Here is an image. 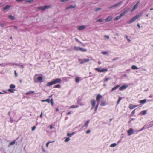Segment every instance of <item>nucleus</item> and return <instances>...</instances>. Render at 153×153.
Wrapping results in <instances>:
<instances>
[{"mask_svg": "<svg viewBox=\"0 0 153 153\" xmlns=\"http://www.w3.org/2000/svg\"><path fill=\"white\" fill-rule=\"evenodd\" d=\"M61 82V80L60 78H56L51 81L48 82L46 85L47 86L50 87L51 85L58 83H60Z\"/></svg>", "mask_w": 153, "mask_h": 153, "instance_id": "nucleus-1", "label": "nucleus"}, {"mask_svg": "<svg viewBox=\"0 0 153 153\" xmlns=\"http://www.w3.org/2000/svg\"><path fill=\"white\" fill-rule=\"evenodd\" d=\"M10 89H8V91L10 93H14V91H15V89H14L15 88V85L13 84H11L10 86Z\"/></svg>", "mask_w": 153, "mask_h": 153, "instance_id": "nucleus-2", "label": "nucleus"}, {"mask_svg": "<svg viewBox=\"0 0 153 153\" xmlns=\"http://www.w3.org/2000/svg\"><path fill=\"white\" fill-rule=\"evenodd\" d=\"M102 97V96L100 94H98L96 97V99L97 101L98 102L97 104L95 106V107L97 108H98L99 105V101L100 99Z\"/></svg>", "mask_w": 153, "mask_h": 153, "instance_id": "nucleus-3", "label": "nucleus"}, {"mask_svg": "<svg viewBox=\"0 0 153 153\" xmlns=\"http://www.w3.org/2000/svg\"><path fill=\"white\" fill-rule=\"evenodd\" d=\"M96 101L94 99H92L91 101V104L92 105L91 108V110L93 109L95 107L96 105Z\"/></svg>", "mask_w": 153, "mask_h": 153, "instance_id": "nucleus-4", "label": "nucleus"}, {"mask_svg": "<svg viewBox=\"0 0 153 153\" xmlns=\"http://www.w3.org/2000/svg\"><path fill=\"white\" fill-rule=\"evenodd\" d=\"M50 7V6H45L44 7L40 6L38 7H37V8L42 11H44L46 9L49 8Z\"/></svg>", "mask_w": 153, "mask_h": 153, "instance_id": "nucleus-5", "label": "nucleus"}, {"mask_svg": "<svg viewBox=\"0 0 153 153\" xmlns=\"http://www.w3.org/2000/svg\"><path fill=\"white\" fill-rule=\"evenodd\" d=\"M89 59L88 58H85L83 59H80L79 60V61L81 64H82L84 62H88L89 61Z\"/></svg>", "mask_w": 153, "mask_h": 153, "instance_id": "nucleus-6", "label": "nucleus"}, {"mask_svg": "<svg viewBox=\"0 0 153 153\" xmlns=\"http://www.w3.org/2000/svg\"><path fill=\"white\" fill-rule=\"evenodd\" d=\"M95 69L97 71H98V72H102L106 71H107V69L106 68H105V69L103 68V69H100V68H98V67L95 68Z\"/></svg>", "mask_w": 153, "mask_h": 153, "instance_id": "nucleus-7", "label": "nucleus"}, {"mask_svg": "<svg viewBox=\"0 0 153 153\" xmlns=\"http://www.w3.org/2000/svg\"><path fill=\"white\" fill-rule=\"evenodd\" d=\"M122 3V1H120L115 4L112 5L108 7L109 9H111L112 8L115 7L119 6Z\"/></svg>", "mask_w": 153, "mask_h": 153, "instance_id": "nucleus-8", "label": "nucleus"}, {"mask_svg": "<svg viewBox=\"0 0 153 153\" xmlns=\"http://www.w3.org/2000/svg\"><path fill=\"white\" fill-rule=\"evenodd\" d=\"M127 132L128 135L130 136L133 134L134 131L133 129L131 128L127 131Z\"/></svg>", "mask_w": 153, "mask_h": 153, "instance_id": "nucleus-9", "label": "nucleus"}, {"mask_svg": "<svg viewBox=\"0 0 153 153\" xmlns=\"http://www.w3.org/2000/svg\"><path fill=\"white\" fill-rule=\"evenodd\" d=\"M138 106V105H134L132 104H130L129 105V108L130 109H132L135 107Z\"/></svg>", "mask_w": 153, "mask_h": 153, "instance_id": "nucleus-10", "label": "nucleus"}, {"mask_svg": "<svg viewBox=\"0 0 153 153\" xmlns=\"http://www.w3.org/2000/svg\"><path fill=\"white\" fill-rule=\"evenodd\" d=\"M128 8H127V9L126 10L123 12H122L120 14V16L121 18L126 14V13L128 11Z\"/></svg>", "mask_w": 153, "mask_h": 153, "instance_id": "nucleus-11", "label": "nucleus"}, {"mask_svg": "<svg viewBox=\"0 0 153 153\" xmlns=\"http://www.w3.org/2000/svg\"><path fill=\"white\" fill-rule=\"evenodd\" d=\"M140 2L139 1L137 2L136 4L133 7L132 9L131 10V12L133 11L134 9L137 8L138 5L139 4Z\"/></svg>", "mask_w": 153, "mask_h": 153, "instance_id": "nucleus-12", "label": "nucleus"}, {"mask_svg": "<svg viewBox=\"0 0 153 153\" xmlns=\"http://www.w3.org/2000/svg\"><path fill=\"white\" fill-rule=\"evenodd\" d=\"M128 87V86L125 85H123L121 86L119 88V90L120 91H122L124 89H125Z\"/></svg>", "mask_w": 153, "mask_h": 153, "instance_id": "nucleus-13", "label": "nucleus"}, {"mask_svg": "<svg viewBox=\"0 0 153 153\" xmlns=\"http://www.w3.org/2000/svg\"><path fill=\"white\" fill-rule=\"evenodd\" d=\"M112 18L113 17L111 16H109L105 19V21L106 22L110 21L112 20Z\"/></svg>", "mask_w": 153, "mask_h": 153, "instance_id": "nucleus-14", "label": "nucleus"}, {"mask_svg": "<svg viewBox=\"0 0 153 153\" xmlns=\"http://www.w3.org/2000/svg\"><path fill=\"white\" fill-rule=\"evenodd\" d=\"M85 26L82 25L79 26L78 27V29L79 30H81L85 29Z\"/></svg>", "mask_w": 153, "mask_h": 153, "instance_id": "nucleus-15", "label": "nucleus"}, {"mask_svg": "<svg viewBox=\"0 0 153 153\" xmlns=\"http://www.w3.org/2000/svg\"><path fill=\"white\" fill-rule=\"evenodd\" d=\"M43 79V77L42 76H39L37 78V80L39 81V82H41L42 80Z\"/></svg>", "mask_w": 153, "mask_h": 153, "instance_id": "nucleus-16", "label": "nucleus"}, {"mask_svg": "<svg viewBox=\"0 0 153 153\" xmlns=\"http://www.w3.org/2000/svg\"><path fill=\"white\" fill-rule=\"evenodd\" d=\"M136 19H135L134 17L132 19H131L128 22V23L131 24L134 22L136 20Z\"/></svg>", "mask_w": 153, "mask_h": 153, "instance_id": "nucleus-17", "label": "nucleus"}, {"mask_svg": "<svg viewBox=\"0 0 153 153\" xmlns=\"http://www.w3.org/2000/svg\"><path fill=\"white\" fill-rule=\"evenodd\" d=\"M89 123V120H88V121H87L85 123V125L83 126L82 127H84L86 126V128H87V127H88V124Z\"/></svg>", "mask_w": 153, "mask_h": 153, "instance_id": "nucleus-18", "label": "nucleus"}, {"mask_svg": "<svg viewBox=\"0 0 153 153\" xmlns=\"http://www.w3.org/2000/svg\"><path fill=\"white\" fill-rule=\"evenodd\" d=\"M120 86V85H117L115 87H113L111 90V91H113L114 90L117 89L118 87Z\"/></svg>", "mask_w": 153, "mask_h": 153, "instance_id": "nucleus-19", "label": "nucleus"}, {"mask_svg": "<svg viewBox=\"0 0 153 153\" xmlns=\"http://www.w3.org/2000/svg\"><path fill=\"white\" fill-rule=\"evenodd\" d=\"M142 14H143L142 13H141L140 14H139L136 16L135 17H134L135 19H136V20L137 18H138L140 17V16H142Z\"/></svg>", "mask_w": 153, "mask_h": 153, "instance_id": "nucleus-20", "label": "nucleus"}, {"mask_svg": "<svg viewBox=\"0 0 153 153\" xmlns=\"http://www.w3.org/2000/svg\"><path fill=\"white\" fill-rule=\"evenodd\" d=\"M8 18H9L10 19L12 20H13L15 19V17L11 15L8 16Z\"/></svg>", "mask_w": 153, "mask_h": 153, "instance_id": "nucleus-21", "label": "nucleus"}, {"mask_svg": "<svg viewBox=\"0 0 153 153\" xmlns=\"http://www.w3.org/2000/svg\"><path fill=\"white\" fill-rule=\"evenodd\" d=\"M146 99H144L140 101L139 102L141 104H144L146 102Z\"/></svg>", "mask_w": 153, "mask_h": 153, "instance_id": "nucleus-22", "label": "nucleus"}, {"mask_svg": "<svg viewBox=\"0 0 153 153\" xmlns=\"http://www.w3.org/2000/svg\"><path fill=\"white\" fill-rule=\"evenodd\" d=\"M80 51L82 52H85L87 51V50L86 49L83 48H82L80 47Z\"/></svg>", "mask_w": 153, "mask_h": 153, "instance_id": "nucleus-23", "label": "nucleus"}, {"mask_svg": "<svg viewBox=\"0 0 153 153\" xmlns=\"http://www.w3.org/2000/svg\"><path fill=\"white\" fill-rule=\"evenodd\" d=\"M41 101L42 102H46L48 103H49L50 102V100L49 99H47L45 100H42Z\"/></svg>", "mask_w": 153, "mask_h": 153, "instance_id": "nucleus-24", "label": "nucleus"}, {"mask_svg": "<svg viewBox=\"0 0 153 153\" xmlns=\"http://www.w3.org/2000/svg\"><path fill=\"white\" fill-rule=\"evenodd\" d=\"M105 105H106L105 103V102H104V101H102L100 104V105L102 106H104Z\"/></svg>", "mask_w": 153, "mask_h": 153, "instance_id": "nucleus-25", "label": "nucleus"}, {"mask_svg": "<svg viewBox=\"0 0 153 153\" xmlns=\"http://www.w3.org/2000/svg\"><path fill=\"white\" fill-rule=\"evenodd\" d=\"M80 47H79L74 46V49L76 51H80Z\"/></svg>", "mask_w": 153, "mask_h": 153, "instance_id": "nucleus-26", "label": "nucleus"}, {"mask_svg": "<svg viewBox=\"0 0 153 153\" xmlns=\"http://www.w3.org/2000/svg\"><path fill=\"white\" fill-rule=\"evenodd\" d=\"M10 6H9L8 5H7L5 7H4L3 8V9L4 10H6V9H9L10 8Z\"/></svg>", "mask_w": 153, "mask_h": 153, "instance_id": "nucleus-27", "label": "nucleus"}, {"mask_svg": "<svg viewBox=\"0 0 153 153\" xmlns=\"http://www.w3.org/2000/svg\"><path fill=\"white\" fill-rule=\"evenodd\" d=\"M78 107V106H76L74 105H73L72 106H71L69 107V108L71 109L73 108H77Z\"/></svg>", "mask_w": 153, "mask_h": 153, "instance_id": "nucleus-28", "label": "nucleus"}, {"mask_svg": "<svg viewBox=\"0 0 153 153\" xmlns=\"http://www.w3.org/2000/svg\"><path fill=\"white\" fill-rule=\"evenodd\" d=\"M131 68L132 69H137L138 68L136 66L133 65L131 67Z\"/></svg>", "mask_w": 153, "mask_h": 153, "instance_id": "nucleus-29", "label": "nucleus"}, {"mask_svg": "<svg viewBox=\"0 0 153 153\" xmlns=\"http://www.w3.org/2000/svg\"><path fill=\"white\" fill-rule=\"evenodd\" d=\"M31 93H34V91H29V92H27L25 94L26 95H29V94H30Z\"/></svg>", "mask_w": 153, "mask_h": 153, "instance_id": "nucleus-30", "label": "nucleus"}, {"mask_svg": "<svg viewBox=\"0 0 153 153\" xmlns=\"http://www.w3.org/2000/svg\"><path fill=\"white\" fill-rule=\"evenodd\" d=\"M121 17L119 15V16H117L114 19V20L115 21L119 19H120L121 18Z\"/></svg>", "mask_w": 153, "mask_h": 153, "instance_id": "nucleus-31", "label": "nucleus"}, {"mask_svg": "<svg viewBox=\"0 0 153 153\" xmlns=\"http://www.w3.org/2000/svg\"><path fill=\"white\" fill-rule=\"evenodd\" d=\"M55 88H61L60 85L59 84H57L55 85L54 87Z\"/></svg>", "mask_w": 153, "mask_h": 153, "instance_id": "nucleus-32", "label": "nucleus"}, {"mask_svg": "<svg viewBox=\"0 0 153 153\" xmlns=\"http://www.w3.org/2000/svg\"><path fill=\"white\" fill-rule=\"evenodd\" d=\"M117 144L116 143H113L111 144L110 145V147H114L116 146Z\"/></svg>", "mask_w": 153, "mask_h": 153, "instance_id": "nucleus-33", "label": "nucleus"}, {"mask_svg": "<svg viewBox=\"0 0 153 153\" xmlns=\"http://www.w3.org/2000/svg\"><path fill=\"white\" fill-rule=\"evenodd\" d=\"M122 97H119V99L118 100V101L117 102V104H118L119 103V102H120V101H121V100L122 99Z\"/></svg>", "mask_w": 153, "mask_h": 153, "instance_id": "nucleus-34", "label": "nucleus"}, {"mask_svg": "<svg viewBox=\"0 0 153 153\" xmlns=\"http://www.w3.org/2000/svg\"><path fill=\"white\" fill-rule=\"evenodd\" d=\"M80 80L79 79L78 77H76L75 79V81L77 83H78Z\"/></svg>", "mask_w": 153, "mask_h": 153, "instance_id": "nucleus-35", "label": "nucleus"}, {"mask_svg": "<svg viewBox=\"0 0 153 153\" xmlns=\"http://www.w3.org/2000/svg\"><path fill=\"white\" fill-rule=\"evenodd\" d=\"M15 143V141L14 140L13 141L10 142L9 143V145H14Z\"/></svg>", "mask_w": 153, "mask_h": 153, "instance_id": "nucleus-36", "label": "nucleus"}, {"mask_svg": "<svg viewBox=\"0 0 153 153\" xmlns=\"http://www.w3.org/2000/svg\"><path fill=\"white\" fill-rule=\"evenodd\" d=\"M103 21V20L102 18H100L97 20V22H102Z\"/></svg>", "mask_w": 153, "mask_h": 153, "instance_id": "nucleus-37", "label": "nucleus"}, {"mask_svg": "<svg viewBox=\"0 0 153 153\" xmlns=\"http://www.w3.org/2000/svg\"><path fill=\"white\" fill-rule=\"evenodd\" d=\"M75 6H74L71 5V6H69V7H67L66 8L67 9L70 8H75Z\"/></svg>", "mask_w": 153, "mask_h": 153, "instance_id": "nucleus-38", "label": "nucleus"}, {"mask_svg": "<svg viewBox=\"0 0 153 153\" xmlns=\"http://www.w3.org/2000/svg\"><path fill=\"white\" fill-rule=\"evenodd\" d=\"M54 142V141H52L51 142ZM51 143V141H48L46 143V147L47 148L48 147V145L50 143Z\"/></svg>", "mask_w": 153, "mask_h": 153, "instance_id": "nucleus-39", "label": "nucleus"}, {"mask_svg": "<svg viewBox=\"0 0 153 153\" xmlns=\"http://www.w3.org/2000/svg\"><path fill=\"white\" fill-rule=\"evenodd\" d=\"M70 140V138H69L68 137H67L65 140V142H68Z\"/></svg>", "mask_w": 153, "mask_h": 153, "instance_id": "nucleus-40", "label": "nucleus"}, {"mask_svg": "<svg viewBox=\"0 0 153 153\" xmlns=\"http://www.w3.org/2000/svg\"><path fill=\"white\" fill-rule=\"evenodd\" d=\"M146 113V110H144L142 111V114L143 115H145Z\"/></svg>", "mask_w": 153, "mask_h": 153, "instance_id": "nucleus-41", "label": "nucleus"}, {"mask_svg": "<svg viewBox=\"0 0 153 153\" xmlns=\"http://www.w3.org/2000/svg\"><path fill=\"white\" fill-rule=\"evenodd\" d=\"M33 0H26L25 2L28 3H31L33 1Z\"/></svg>", "mask_w": 153, "mask_h": 153, "instance_id": "nucleus-42", "label": "nucleus"}, {"mask_svg": "<svg viewBox=\"0 0 153 153\" xmlns=\"http://www.w3.org/2000/svg\"><path fill=\"white\" fill-rule=\"evenodd\" d=\"M101 9V8H97L95 10V11H98Z\"/></svg>", "mask_w": 153, "mask_h": 153, "instance_id": "nucleus-43", "label": "nucleus"}, {"mask_svg": "<svg viewBox=\"0 0 153 153\" xmlns=\"http://www.w3.org/2000/svg\"><path fill=\"white\" fill-rule=\"evenodd\" d=\"M36 128V127L35 126H33L32 128V131L34 130Z\"/></svg>", "mask_w": 153, "mask_h": 153, "instance_id": "nucleus-44", "label": "nucleus"}, {"mask_svg": "<svg viewBox=\"0 0 153 153\" xmlns=\"http://www.w3.org/2000/svg\"><path fill=\"white\" fill-rule=\"evenodd\" d=\"M110 79L108 78H106L104 80V81H105L106 82L108 80H109Z\"/></svg>", "mask_w": 153, "mask_h": 153, "instance_id": "nucleus-45", "label": "nucleus"}, {"mask_svg": "<svg viewBox=\"0 0 153 153\" xmlns=\"http://www.w3.org/2000/svg\"><path fill=\"white\" fill-rule=\"evenodd\" d=\"M51 105H53V99H51Z\"/></svg>", "mask_w": 153, "mask_h": 153, "instance_id": "nucleus-46", "label": "nucleus"}, {"mask_svg": "<svg viewBox=\"0 0 153 153\" xmlns=\"http://www.w3.org/2000/svg\"><path fill=\"white\" fill-rule=\"evenodd\" d=\"M104 37L105 38H107L108 39H109V36H107V35H106L104 36Z\"/></svg>", "mask_w": 153, "mask_h": 153, "instance_id": "nucleus-47", "label": "nucleus"}, {"mask_svg": "<svg viewBox=\"0 0 153 153\" xmlns=\"http://www.w3.org/2000/svg\"><path fill=\"white\" fill-rule=\"evenodd\" d=\"M71 111H69V112H67V113H66V115H69L70 114H71Z\"/></svg>", "mask_w": 153, "mask_h": 153, "instance_id": "nucleus-48", "label": "nucleus"}, {"mask_svg": "<svg viewBox=\"0 0 153 153\" xmlns=\"http://www.w3.org/2000/svg\"><path fill=\"white\" fill-rule=\"evenodd\" d=\"M73 134H74V133H72L71 134L68 133V134H67V135L68 136H70L71 135Z\"/></svg>", "mask_w": 153, "mask_h": 153, "instance_id": "nucleus-49", "label": "nucleus"}, {"mask_svg": "<svg viewBox=\"0 0 153 153\" xmlns=\"http://www.w3.org/2000/svg\"><path fill=\"white\" fill-rule=\"evenodd\" d=\"M91 132V131L90 130H88L86 132V133L87 134H89V133Z\"/></svg>", "mask_w": 153, "mask_h": 153, "instance_id": "nucleus-50", "label": "nucleus"}, {"mask_svg": "<svg viewBox=\"0 0 153 153\" xmlns=\"http://www.w3.org/2000/svg\"><path fill=\"white\" fill-rule=\"evenodd\" d=\"M14 73H15V76H17V73L16 72V70L14 71Z\"/></svg>", "mask_w": 153, "mask_h": 153, "instance_id": "nucleus-51", "label": "nucleus"}, {"mask_svg": "<svg viewBox=\"0 0 153 153\" xmlns=\"http://www.w3.org/2000/svg\"><path fill=\"white\" fill-rule=\"evenodd\" d=\"M68 0H61V2H63L68 1Z\"/></svg>", "mask_w": 153, "mask_h": 153, "instance_id": "nucleus-52", "label": "nucleus"}, {"mask_svg": "<svg viewBox=\"0 0 153 153\" xmlns=\"http://www.w3.org/2000/svg\"><path fill=\"white\" fill-rule=\"evenodd\" d=\"M55 109L56 112H58L59 110V109L58 108H56Z\"/></svg>", "mask_w": 153, "mask_h": 153, "instance_id": "nucleus-53", "label": "nucleus"}, {"mask_svg": "<svg viewBox=\"0 0 153 153\" xmlns=\"http://www.w3.org/2000/svg\"><path fill=\"white\" fill-rule=\"evenodd\" d=\"M23 0H16V1L17 2H22V1Z\"/></svg>", "mask_w": 153, "mask_h": 153, "instance_id": "nucleus-54", "label": "nucleus"}, {"mask_svg": "<svg viewBox=\"0 0 153 153\" xmlns=\"http://www.w3.org/2000/svg\"><path fill=\"white\" fill-rule=\"evenodd\" d=\"M53 128L52 127V125H51L50 126V128L51 129Z\"/></svg>", "mask_w": 153, "mask_h": 153, "instance_id": "nucleus-55", "label": "nucleus"}, {"mask_svg": "<svg viewBox=\"0 0 153 153\" xmlns=\"http://www.w3.org/2000/svg\"><path fill=\"white\" fill-rule=\"evenodd\" d=\"M13 27L15 29H17V27L16 26H14Z\"/></svg>", "mask_w": 153, "mask_h": 153, "instance_id": "nucleus-56", "label": "nucleus"}, {"mask_svg": "<svg viewBox=\"0 0 153 153\" xmlns=\"http://www.w3.org/2000/svg\"><path fill=\"white\" fill-rule=\"evenodd\" d=\"M103 53L104 54V55H105V54H107V52L105 51V52H103Z\"/></svg>", "mask_w": 153, "mask_h": 153, "instance_id": "nucleus-57", "label": "nucleus"}, {"mask_svg": "<svg viewBox=\"0 0 153 153\" xmlns=\"http://www.w3.org/2000/svg\"><path fill=\"white\" fill-rule=\"evenodd\" d=\"M137 26L138 27H139V28H140V25L139 24H137Z\"/></svg>", "mask_w": 153, "mask_h": 153, "instance_id": "nucleus-58", "label": "nucleus"}, {"mask_svg": "<svg viewBox=\"0 0 153 153\" xmlns=\"http://www.w3.org/2000/svg\"><path fill=\"white\" fill-rule=\"evenodd\" d=\"M135 109H134V110L132 111V113L133 114H134V113H135Z\"/></svg>", "mask_w": 153, "mask_h": 153, "instance_id": "nucleus-59", "label": "nucleus"}, {"mask_svg": "<svg viewBox=\"0 0 153 153\" xmlns=\"http://www.w3.org/2000/svg\"><path fill=\"white\" fill-rule=\"evenodd\" d=\"M144 129V127H143L139 131H141L143 130Z\"/></svg>", "mask_w": 153, "mask_h": 153, "instance_id": "nucleus-60", "label": "nucleus"}, {"mask_svg": "<svg viewBox=\"0 0 153 153\" xmlns=\"http://www.w3.org/2000/svg\"><path fill=\"white\" fill-rule=\"evenodd\" d=\"M42 112H41V114L40 115V117H41V118L42 117Z\"/></svg>", "mask_w": 153, "mask_h": 153, "instance_id": "nucleus-61", "label": "nucleus"}, {"mask_svg": "<svg viewBox=\"0 0 153 153\" xmlns=\"http://www.w3.org/2000/svg\"><path fill=\"white\" fill-rule=\"evenodd\" d=\"M4 26V24H2L1 25V26L2 27H3Z\"/></svg>", "mask_w": 153, "mask_h": 153, "instance_id": "nucleus-62", "label": "nucleus"}, {"mask_svg": "<svg viewBox=\"0 0 153 153\" xmlns=\"http://www.w3.org/2000/svg\"><path fill=\"white\" fill-rule=\"evenodd\" d=\"M95 107V111H96V110H97L98 108H96V107Z\"/></svg>", "mask_w": 153, "mask_h": 153, "instance_id": "nucleus-63", "label": "nucleus"}, {"mask_svg": "<svg viewBox=\"0 0 153 153\" xmlns=\"http://www.w3.org/2000/svg\"><path fill=\"white\" fill-rule=\"evenodd\" d=\"M10 111L8 112V115L9 116H10Z\"/></svg>", "mask_w": 153, "mask_h": 153, "instance_id": "nucleus-64", "label": "nucleus"}]
</instances>
